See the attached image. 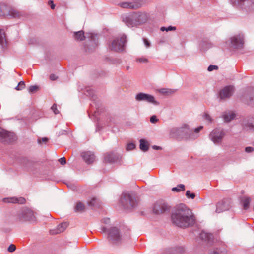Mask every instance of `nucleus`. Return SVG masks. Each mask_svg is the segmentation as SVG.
Instances as JSON below:
<instances>
[{"mask_svg":"<svg viewBox=\"0 0 254 254\" xmlns=\"http://www.w3.org/2000/svg\"><path fill=\"white\" fill-rule=\"evenodd\" d=\"M143 42L147 48H149L151 46L150 42L146 38H143Z\"/></svg>","mask_w":254,"mask_h":254,"instance_id":"nucleus-47","label":"nucleus"},{"mask_svg":"<svg viewBox=\"0 0 254 254\" xmlns=\"http://www.w3.org/2000/svg\"><path fill=\"white\" fill-rule=\"evenodd\" d=\"M51 109L55 113V114H58L59 113V111L57 109V105L56 104H54L51 107Z\"/></svg>","mask_w":254,"mask_h":254,"instance_id":"nucleus-42","label":"nucleus"},{"mask_svg":"<svg viewBox=\"0 0 254 254\" xmlns=\"http://www.w3.org/2000/svg\"><path fill=\"white\" fill-rule=\"evenodd\" d=\"M150 121L152 123H155L158 121V119L156 116L153 115L150 117Z\"/></svg>","mask_w":254,"mask_h":254,"instance_id":"nucleus-48","label":"nucleus"},{"mask_svg":"<svg viewBox=\"0 0 254 254\" xmlns=\"http://www.w3.org/2000/svg\"><path fill=\"white\" fill-rule=\"evenodd\" d=\"M97 35H94L93 34H90V38H91V41H92L96 45V46H97V43H96V39H95V37Z\"/></svg>","mask_w":254,"mask_h":254,"instance_id":"nucleus-50","label":"nucleus"},{"mask_svg":"<svg viewBox=\"0 0 254 254\" xmlns=\"http://www.w3.org/2000/svg\"><path fill=\"white\" fill-rule=\"evenodd\" d=\"M39 87L36 85L31 86L29 88V92L31 93H34L38 91Z\"/></svg>","mask_w":254,"mask_h":254,"instance_id":"nucleus-38","label":"nucleus"},{"mask_svg":"<svg viewBox=\"0 0 254 254\" xmlns=\"http://www.w3.org/2000/svg\"><path fill=\"white\" fill-rule=\"evenodd\" d=\"M176 29V27L175 26H169L168 27H161L160 28L161 31H175Z\"/></svg>","mask_w":254,"mask_h":254,"instance_id":"nucleus-33","label":"nucleus"},{"mask_svg":"<svg viewBox=\"0 0 254 254\" xmlns=\"http://www.w3.org/2000/svg\"><path fill=\"white\" fill-rule=\"evenodd\" d=\"M129 68V67H127V69H128Z\"/></svg>","mask_w":254,"mask_h":254,"instance_id":"nucleus-60","label":"nucleus"},{"mask_svg":"<svg viewBox=\"0 0 254 254\" xmlns=\"http://www.w3.org/2000/svg\"><path fill=\"white\" fill-rule=\"evenodd\" d=\"M243 204V208L245 210H247L249 207L250 202V198L249 197L244 198L242 200Z\"/></svg>","mask_w":254,"mask_h":254,"instance_id":"nucleus-30","label":"nucleus"},{"mask_svg":"<svg viewBox=\"0 0 254 254\" xmlns=\"http://www.w3.org/2000/svg\"><path fill=\"white\" fill-rule=\"evenodd\" d=\"M101 230H102V232L104 233L106 232V228L104 227H102L101 228Z\"/></svg>","mask_w":254,"mask_h":254,"instance_id":"nucleus-57","label":"nucleus"},{"mask_svg":"<svg viewBox=\"0 0 254 254\" xmlns=\"http://www.w3.org/2000/svg\"><path fill=\"white\" fill-rule=\"evenodd\" d=\"M185 189V186L183 184L178 185L176 187L172 189L173 191L179 192L181 190H184Z\"/></svg>","mask_w":254,"mask_h":254,"instance_id":"nucleus-31","label":"nucleus"},{"mask_svg":"<svg viewBox=\"0 0 254 254\" xmlns=\"http://www.w3.org/2000/svg\"><path fill=\"white\" fill-rule=\"evenodd\" d=\"M127 42V36L123 34L119 37L115 38L109 45L111 50L115 52H122L125 49Z\"/></svg>","mask_w":254,"mask_h":254,"instance_id":"nucleus-6","label":"nucleus"},{"mask_svg":"<svg viewBox=\"0 0 254 254\" xmlns=\"http://www.w3.org/2000/svg\"><path fill=\"white\" fill-rule=\"evenodd\" d=\"M130 235V231L126 229L124 233L120 232V230L115 227H112L108 232V238L109 240L113 244H121L124 239L129 237Z\"/></svg>","mask_w":254,"mask_h":254,"instance_id":"nucleus-4","label":"nucleus"},{"mask_svg":"<svg viewBox=\"0 0 254 254\" xmlns=\"http://www.w3.org/2000/svg\"><path fill=\"white\" fill-rule=\"evenodd\" d=\"M149 15L145 12H133L122 16V20L129 27H138L147 22Z\"/></svg>","mask_w":254,"mask_h":254,"instance_id":"nucleus-2","label":"nucleus"},{"mask_svg":"<svg viewBox=\"0 0 254 254\" xmlns=\"http://www.w3.org/2000/svg\"><path fill=\"white\" fill-rule=\"evenodd\" d=\"M88 203L89 206L96 207L97 206V200L96 198H93Z\"/></svg>","mask_w":254,"mask_h":254,"instance_id":"nucleus-35","label":"nucleus"},{"mask_svg":"<svg viewBox=\"0 0 254 254\" xmlns=\"http://www.w3.org/2000/svg\"><path fill=\"white\" fill-rule=\"evenodd\" d=\"M244 46V36L242 34H238L231 38L230 47L234 49H241Z\"/></svg>","mask_w":254,"mask_h":254,"instance_id":"nucleus-12","label":"nucleus"},{"mask_svg":"<svg viewBox=\"0 0 254 254\" xmlns=\"http://www.w3.org/2000/svg\"><path fill=\"white\" fill-rule=\"evenodd\" d=\"M85 209V205L81 202H78L74 208L75 211L77 212H83Z\"/></svg>","mask_w":254,"mask_h":254,"instance_id":"nucleus-29","label":"nucleus"},{"mask_svg":"<svg viewBox=\"0 0 254 254\" xmlns=\"http://www.w3.org/2000/svg\"><path fill=\"white\" fill-rule=\"evenodd\" d=\"M231 4L240 9L254 11V0H231Z\"/></svg>","mask_w":254,"mask_h":254,"instance_id":"nucleus-8","label":"nucleus"},{"mask_svg":"<svg viewBox=\"0 0 254 254\" xmlns=\"http://www.w3.org/2000/svg\"><path fill=\"white\" fill-rule=\"evenodd\" d=\"M135 99L138 101H143L156 105L159 104V103L155 100L154 96L142 92L136 94Z\"/></svg>","mask_w":254,"mask_h":254,"instance_id":"nucleus-15","label":"nucleus"},{"mask_svg":"<svg viewBox=\"0 0 254 254\" xmlns=\"http://www.w3.org/2000/svg\"><path fill=\"white\" fill-rule=\"evenodd\" d=\"M161 92L167 95H170L175 92V90L171 89H161Z\"/></svg>","mask_w":254,"mask_h":254,"instance_id":"nucleus-39","label":"nucleus"},{"mask_svg":"<svg viewBox=\"0 0 254 254\" xmlns=\"http://www.w3.org/2000/svg\"><path fill=\"white\" fill-rule=\"evenodd\" d=\"M225 135V133L222 129L216 128L213 130L210 134L211 140L215 144L221 142Z\"/></svg>","mask_w":254,"mask_h":254,"instance_id":"nucleus-13","label":"nucleus"},{"mask_svg":"<svg viewBox=\"0 0 254 254\" xmlns=\"http://www.w3.org/2000/svg\"><path fill=\"white\" fill-rule=\"evenodd\" d=\"M186 195L188 198L194 199L195 197V194L194 193H191L190 190H187L186 193Z\"/></svg>","mask_w":254,"mask_h":254,"instance_id":"nucleus-40","label":"nucleus"},{"mask_svg":"<svg viewBox=\"0 0 254 254\" xmlns=\"http://www.w3.org/2000/svg\"><path fill=\"white\" fill-rule=\"evenodd\" d=\"M136 61L138 63H147L149 62V60L145 57H141L136 58Z\"/></svg>","mask_w":254,"mask_h":254,"instance_id":"nucleus-34","label":"nucleus"},{"mask_svg":"<svg viewBox=\"0 0 254 254\" xmlns=\"http://www.w3.org/2000/svg\"><path fill=\"white\" fill-rule=\"evenodd\" d=\"M16 250V246L13 244H11L8 248L7 251L9 252H13Z\"/></svg>","mask_w":254,"mask_h":254,"instance_id":"nucleus-43","label":"nucleus"},{"mask_svg":"<svg viewBox=\"0 0 254 254\" xmlns=\"http://www.w3.org/2000/svg\"><path fill=\"white\" fill-rule=\"evenodd\" d=\"M242 124L244 129L254 131V118L244 119Z\"/></svg>","mask_w":254,"mask_h":254,"instance_id":"nucleus-19","label":"nucleus"},{"mask_svg":"<svg viewBox=\"0 0 254 254\" xmlns=\"http://www.w3.org/2000/svg\"><path fill=\"white\" fill-rule=\"evenodd\" d=\"M86 51H90V49H88V48H86Z\"/></svg>","mask_w":254,"mask_h":254,"instance_id":"nucleus-58","label":"nucleus"},{"mask_svg":"<svg viewBox=\"0 0 254 254\" xmlns=\"http://www.w3.org/2000/svg\"><path fill=\"white\" fill-rule=\"evenodd\" d=\"M140 149L143 151H147L149 149V144L143 139L140 140Z\"/></svg>","mask_w":254,"mask_h":254,"instance_id":"nucleus-28","label":"nucleus"},{"mask_svg":"<svg viewBox=\"0 0 254 254\" xmlns=\"http://www.w3.org/2000/svg\"><path fill=\"white\" fill-rule=\"evenodd\" d=\"M135 147V145L133 143H129L127 144L126 149L127 150L129 151L133 149Z\"/></svg>","mask_w":254,"mask_h":254,"instance_id":"nucleus-41","label":"nucleus"},{"mask_svg":"<svg viewBox=\"0 0 254 254\" xmlns=\"http://www.w3.org/2000/svg\"><path fill=\"white\" fill-rule=\"evenodd\" d=\"M21 216L26 221H34L35 217L32 210L29 208H24L21 211Z\"/></svg>","mask_w":254,"mask_h":254,"instance_id":"nucleus-18","label":"nucleus"},{"mask_svg":"<svg viewBox=\"0 0 254 254\" xmlns=\"http://www.w3.org/2000/svg\"><path fill=\"white\" fill-rule=\"evenodd\" d=\"M211 44L207 42L203 41L201 43V47L203 50H205L207 48H209L211 47Z\"/></svg>","mask_w":254,"mask_h":254,"instance_id":"nucleus-37","label":"nucleus"},{"mask_svg":"<svg viewBox=\"0 0 254 254\" xmlns=\"http://www.w3.org/2000/svg\"><path fill=\"white\" fill-rule=\"evenodd\" d=\"M228 209L226 204L223 201L219 202L216 205V212L219 213Z\"/></svg>","mask_w":254,"mask_h":254,"instance_id":"nucleus-25","label":"nucleus"},{"mask_svg":"<svg viewBox=\"0 0 254 254\" xmlns=\"http://www.w3.org/2000/svg\"><path fill=\"white\" fill-rule=\"evenodd\" d=\"M121 202L125 209H130L136 207L137 200L131 193H123L121 198Z\"/></svg>","mask_w":254,"mask_h":254,"instance_id":"nucleus-7","label":"nucleus"},{"mask_svg":"<svg viewBox=\"0 0 254 254\" xmlns=\"http://www.w3.org/2000/svg\"><path fill=\"white\" fill-rule=\"evenodd\" d=\"M185 251V248L183 246H177L167 249L162 254H182Z\"/></svg>","mask_w":254,"mask_h":254,"instance_id":"nucleus-21","label":"nucleus"},{"mask_svg":"<svg viewBox=\"0 0 254 254\" xmlns=\"http://www.w3.org/2000/svg\"><path fill=\"white\" fill-rule=\"evenodd\" d=\"M171 135L177 138L193 139V132L188 125L185 124L179 128H173L170 130Z\"/></svg>","mask_w":254,"mask_h":254,"instance_id":"nucleus-5","label":"nucleus"},{"mask_svg":"<svg viewBox=\"0 0 254 254\" xmlns=\"http://www.w3.org/2000/svg\"><path fill=\"white\" fill-rule=\"evenodd\" d=\"M235 114L232 112H224L223 113L222 118L225 122H229L234 119Z\"/></svg>","mask_w":254,"mask_h":254,"instance_id":"nucleus-24","label":"nucleus"},{"mask_svg":"<svg viewBox=\"0 0 254 254\" xmlns=\"http://www.w3.org/2000/svg\"><path fill=\"white\" fill-rule=\"evenodd\" d=\"M5 33L3 29H0V44L4 47L6 45Z\"/></svg>","mask_w":254,"mask_h":254,"instance_id":"nucleus-26","label":"nucleus"},{"mask_svg":"<svg viewBox=\"0 0 254 254\" xmlns=\"http://www.w3.org/2000/svg\"><path fill=\"white\" fill-rule=\"evenodd\" d=\"M250 104H253L254 103L253 102H251V101H250Z\"/></svg>","mask_w":254,"mask_h":254,"instance_id":"nucleus-59","label":"nucleus"},{"mask_svg":"<svg viewBox=\"0 0 254 254\" xmlns=\"http://www.w3.org/2000/svg\"><path fill=\"white\" fill-rule=\"evenodd\" d=\"M68 224L66 222H64L60 224L56 230H51V233L52 234H58L64 231L67 228Z\"/></svg>","mask_w":254,"mask_h":254,"instance_id":"nucleus-23","label":"nucleus"},{"mask_svg":"<svg viewBox=\"0 0 254 254\" xmlns=\"http://www.w3.org/2000/svg\"><path fill=\"white\" fill-rule=\"evenodd\" d=\"M218 68V66L214 65H210L208 67V71H212L213 70L217 69Z\"/></svg>","mask_w":254,"mask_h":254,"instance_id":"nucleus-45","label":"nucleus"},{"mask_svg":"<svg viewBox=\"0 0 254 254\" xmlns=\"http://www.w3.org/2000/svg\"><path fill=\"white\" fill-rule=\"evenodd\" d=\"M7 9V6L5 4H0V16H7L10 18H18L21 16L20 12L14 8H11L6 13L5 10Z\"/></svg>","mask_w":254,"mask_h":254,"instance_id":"nucleus-10","label":"nucleus"},{"mask_svg":"<svg viewBox=\"0 0 254 254\" xmlns=\"http://www.w3.org/2000/svg\"><path fill=\"white\" fill-rule=\"evenodd\" d=\"M73 36L74 38L77 40L83 41L85 39L84 32L82 30L78 32H75L74 33Z\"/></svg>","mask_w":254,"mask_h":254,"instance_id":"nucleus-27","label":"nucleus"},{"mask_svg":"<svg viewBox=\"0 0 254 254\" xmlns=\"http://www.w3.org/2000/svg\"><path fill=\"white\" fill-rule=\"evenodd\" d=\"M110 221V219L109 218H105L104 219V222L105 223H109Z\"/></svg>","mask_w":254,"mask_h":254,"instance_id":"nucleus-56","label":"nucleus"},{"mask_svg":"<svg viewBox=\"0 0 254 254\" xmlns=\"http://www.w3.org/2000/svg\"><path fill=\"white\" fill-rule=\"evenodd\" d=\"M254 148L252 147H246L245 148V151L247 153H250L254 151Z\"/></svg>","mask_w":254,"mask_h":254,"instance_id":"nucleus-51","label":"nucleus"},{"mask_svg":"<svg viewBox=\"0 0 254 254\" xmlns=\"http://www.w3.org/2000/svg\"><path fill=\"white\" fill-rule=\"evenodd\" d=\"M152 148L155 150H161L162 148L160 146H156V145H153L152 146Z\"/></svg>","mask_w":254,"mask_h":254,"instance_id":"nucleus-55","label":"nucleus"},{"mask_svg":"<svg viewBox=\"0 0 254 254\" xmlns=\"http://www.w3.org/2000/svg\"><path fill=\"white\" fill-rule=\"evenodd\" d=\"M170 206L164 200H159L154 204L153 211L156 214H161L170 211Z\"/></svg>","mask_w":254,"mask_h":254,"instance_id":"nucleus-9","label":"nucleus"},{"mask_svg":"<svg viewBox=\"0 0 254 254\" xmlns=\"http://www.w3.org/2000/svg\"><path fill=\"white\" fill-rule=\"evenodd\" d=\"M203 128V127L202 126H200L199 127H198L195 128L194 130V131H193V133L195 132L196 133H198ZM193 137L194 138V136H193Z\"/></svg>","mask_w":254,"mask_h":254,"instance_id":"nucleus-52","label":"nucleus"},{"mask_svg":"<svg viewBox=\"0 0 254 254\" xmlns=\"http://www.w3.org/2000/svg\"><path fill=\"white\" fill-rule=\"evenodd\" d=\"M48 4L51 6L52 9H54L55 7V5L52 0H49L48 1Z\"/></svg>","mask_w":254,"mask_h":254,"instance_id":"nucleus-53","label":"nucleus"},{"mask_svg":"<svg viewBox=\"0 0 254 254\" xmlns=\"http://www.w3.org/2000/svg\"><path fill=\"white\" fill-rule=\"evenodd\" d=\"M235 88L233 86H226L222 89L219 92L220 100H226L230 98L233 94Z\"/></svg>","mask_w":254,"mask_h":254,"instance_id":"nucleus-11","label":"nucleus"},{"mask_svg":"<svg viewBox=\"0 0 254 254\" xmlns=\"http://www.w3.org/2000/svg\"><path fill=\"white\" fill-rule=\"evenodd\" d=\"M25 87V82L23 81H20L18 85L16 87L15 89L17 90H21L22 89H24Z\"/></svg>","mask_w":254,"mask_h":254,"instance_id":"nucleus-36","label":"nucleus"},{"mask_svg":"<svg viewBox=\"0 0 254 254\" xmlns=\"http://www.w3.org/2000/svg\"><path fill=\"white\" fill-rule=\"evenodd\" d=\"M15 140V135L11 132L0 128V141L4 143H10Z\"/></svg>","mask_w":254,"mask_h":254,"instance_id":"nucleus-14","label":"nucleus"},{"mask_svg":"<svg viewBox=\"0 0 254 254\" xmlns=\"http://www.w3.org/2000/svg\"><path fill=\"white\" fill-rule=\"evenodd\" d=\"M118 5L123 8L136 9L141 7L142 4L138 0H134L130 2L125 1L119 3Z\"/></svg>","mask_w":254,"mask_h":254,"instance_id":"nucleus-16","label":"nucleus"},{"mask_svg":"<svg viewBox=\"0 0 254 254\" xmlns=\"http://www.w3.org/2000/svg\"><path fill=\"white\" fill-rule=\"evenodd\" d=\"M81 156L84 161L88 164L92 163L95 160V156L94 153L91 151L83 152Z\"/></svg>","mask_w":254,"mask_h":254,"instance_id":"nucleus-20","label":"nucleus"},{"mask_svg":"<svg viewBox=\"0 0 254 254\" xmlns=\"http://www.w3.org/2000/svg\"><path fill=\"white\" fill-rule=\"evenodd\" d=\"M3 201L5 203H19L24 204L26 202V200L24 198L20 197L19 198L11 197V198H5L3 199Z\"/></svg>","mask_w":254,"mask_h":254,"instance_id":"nucleus-22","label":"nucleus"},{"mask_svg":"<svg viewBox=\"0 0 254 254\" xmlns=\"http://www.w3.org/2000/svg\"><path fill=\"white\" fill-rule=\"evenodd\" d=\"M172 223L181 228L192 226L195 223V217L191 211L184 204L178 206L172 213Z\"/></svg>","mask_w":254,"mask_h":254,"instance_id":"nucleus-1","label":"nucleus"},{"mask_svg":"<svg viewBox=\"0 0 254 254\" xmlns=\"http://www.w3.org/2000/svg\"><path fill=\"white\" fill-rule=\"evenodd\" d=\"M58 161L60 162V163L62 165H65L66 163V159L65 157L61 158L59 159Z\"/></svg>","mask_w":254,"mask_h":254,"instance_id":"nucleus-49","label":"nucleus"},{"mask_svg":"<svg viewBox=\"0 0 254 254\" xmlns=\"http://www.w3.org/2000/svg\"><path fill=\"white\" fill-rule=\"evenodd\" d=\"M204 118L205 120L208 121L209 123L211 122L212 121L211 117L207 113L204 114Z\"/></svg>","mask_w":254,"mask_h":254,"instance_id":"nucleus-44","label":"nucleus"},{"mask_svg":"<svg viewBox=\"0 0 254 254\" xmlns=\"http://www.w3.org/2000/svg\"><path fill=\"white\" fill-rule=\"evenodd\" d=\"M48 138H47V137H43V138H39L38 140V142L39 143H41L42 142H44V143H46V142H48Z\"/></svg>","mask_w":254,"mask_h":254,"instance_id":"nucleus-46","label":"nucleus"},{"mask_svg":"<svg viewBox=\"0 0 254 254\" xmlns=\"http://www.w3.org/2000/svg\"><path fill=\"white\" fill-rule=\"evenodd\" d=\"M22 163L26 168H27L31 166L32 165L33 162L27 158H25L23 159Z\"/></svg>","mask_w":254,"mask_h":254,"instance_id":"nucleus-32","label":"nucleus"},{"mask_svg":"<svg viewBox=\"0 0 254 254\" xmlns=\"http://www.w3.org/2000/svg\"><path fill=\"white\" fill-rule=\"evenodd\" d=\"M200 238L201 240L205 241L210 245L214 243L213 250H209V254H226L227 250L225 245L220 241L215 242L212 234L202 232L200 234Z\"/></svg>","mask_w":254,"mask_h":254,"instance_id":"nucleus-3","label":"nucleus"},{"mask_svg":"<svg viewBox=\"0 0 254 254\" xmlns=\"http://www.w3.org/2000/svg\"><path fill=\"white\" fill-rule=\"evenodd\" d=\"M57 78H58V77L54 74H52L50 76V79L51 80L54 81V80H56Z\"/></svg>","mask_w":254,"mask_h":254,"instance_id":"nucleus-54","label":"nucleus"},{"mask_svg":"<svg viewBox=\"0 0 254 254\" xmlns=\"http://www.w3.org/2000/svg\"><path fill=\"white\" fill-rule=\"evenodd\" d=\"M120 159V155L115 152H107L104 155V161L105 162L113 163L116 162Z\"/></svg>","mask_w":254,"mask_h":254,"instance_id":"nucleus-17","label":"nucleus"}]
</instances>
